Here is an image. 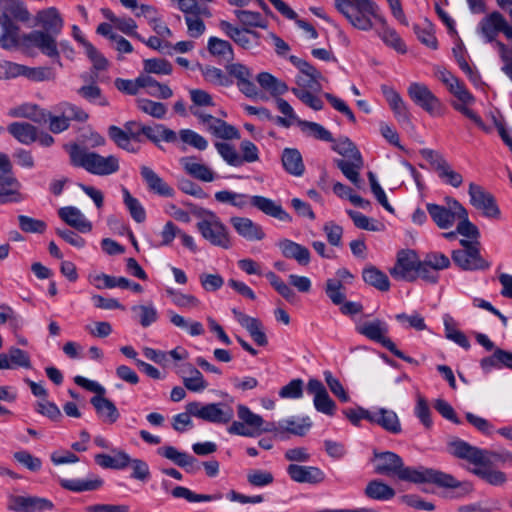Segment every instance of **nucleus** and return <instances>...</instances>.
Instances as JSON below:
<instances>
[{
  "label": "nucleus",
  "mask_w": 512,
  "mask_h": 512,
  "mask_svg": "<svg viewBox=\"0 0 512 512\" xmlns=\"http://www.w3.org/2000/svg\"><path fill=\"white\" fill-rule=\"evenodd\" d=\"M381 91L398 123L405 127L412 126L411 113L400 94L387 85H382Z\"/></svg>",
  "instance_id": "obj_19"
},
{
  "label": "nucleus",
  "mask_w": 512,
  "mask_h": 512,
  "mask_svg": "<svg viewBox=\"0 0 512 512\" xmlns=\"http://www.w3.org/2000/svg\"><path fill=\"white\" fill-rule=\"evenodd\" d=\"M277 246L285 258L294 259L302 266L309 264L311 254L307 247L289 239L280 240Z\"/></svg>",
  "instance_id": "obj_33"
},
{
  "label": "nucleus",
  "mask_w": 512,
  "mask_h": 512,
  "mask_svg": "<svg viewBox=\"0 0 512 512\" xmlns=\"http://www.w3.org/2000/svg\"><path fill=\"white\" fill-rule=\"evenodd\" d=\"M307 392L314 396L313 403L318 412L332 416L336 410L335 402L330 398L324 384L318 379H310Z\"/></svg>",
  "instance_id": "obj_20"
},
{
  "label": "nucleus",
  "mask_w": 512,
  "mask_h": 512,
  "mask_svg": "<svg viewBox=\"0 0 512 512\" xmlns=\"http://www.w3.org/2000/svg\"><path fill=\"white\" fill-rule=\"evenodd\" d=\"M250 486L262 488L271 485L274 482V476L270 471L262 469H251L246 475Z\"/></svg>",
  "instance_id": "obj_60"
},
{
  "label": "nucleus",
  "mask_w": 512,
  "mask_h": 512,
  "mask_svg": "<svg viewBox=\"0 0 512 512\" xmlns=\"http://www.w3.org/2000/svg\"><path fill=\"white\" fill-rule=\"evenodd\" d=\"M8 323L13 331L21 329L23 320L16 311L7 304L0 305V325Z\"/></svg>",
  "instance_id": "obj_64"
},
{
  "label": "nucleus",
  "mask_w": 512,
  "mask_h": 512,
  "mask_svg": "<svg viewBox=\"0 0 512 512\" xmlns=\"http://www.w3.org/2000/svg\"><path fill=\"white\" fill-rule=\"evenodd\" d=\"M407 93L415 105L422 108L431 116H440L442 114V102L424 83H410Z\"/></svg>",
  "instance_id": "obj_11"
},
{
  "label": "nucleus",
  "mask_w": 512,
  "mask_h": 512,
  "mask_svg": "<svg viewBox=\"0 0 512 512\" xmlns=\"http://www.w3.org/2000/svg\"><path fill=\"white\" fill-rule=\"evenodd\" d=\"M187 205L191 208L193 215L200 219L196 227L206 241L213 246L223 249L231 248L232 240L229 230L215 212L205 208H198L193 204Z\"/></svg>",
  "instance_id": "obj_5"
},
{
  "label": "nucleus",
  "mask_w": 512,
  "mask_h": 512,
  "mask_svg": "<svg viewBox=\"0 0 512 512\" xmlns=\"http://www.w3.org/2000/svg\"><path fill=\"white\" fill-rule=\"evenodd\" d=\"M502 17L503 15L498 11L488 14L479 22L478 31L485 42L493 43L503 63L501 71L512 82V46L509 47L503 42L496 40L498 33L501 32Z\"/></svg>",
  "instance_id": "obj_6"
},
{
  "label": "nucleus",
  "mask_w": 512,
  "mask_h": 512,
  "mask_svg": "<svg viewBox=\"0 0 512 512\" xmlns=\"http://www.w3.org/2000/svg\"><path fill=\"white\" fill-rule=\"evenodd\" d=\"M375 473L396 476L402 481L416 484L432 483L443 488H457L460 482L451 474L425 467H406L402 458L390 451L374 452Z\"/></svg>",
  "instance_id": "obj_1"
},
{
  "label": "nucleus",
  "mask_w": 512,
  "mask_h": 512,
  "mask_svg": "<svg viewBox=\"0 0 512 512\" xmlns=\"http://www.w3.org/2000/svg\"><path fill=\"white\" fill-rule=\"evenodd\" d=\"M468 193L471 204L476 209L481 210L485 216L495 218L500 215V210L494 197L480 185L470 183Z\"/></svg>",
  "instance_id": "obj_17"
},
{
  "label": "nucleus",
  "mask_w": 512,
  "mask_h": 512,
  "mask_svg": "<svg viewBox=\"0 0 512 512\" xmlns=\"http://www.w3.org/2000/svg\"><path fill=\"white\" fill-rule=\"evenodd\" d=\"M0 25H16L13 19L27 22L30 13L19 0H0Z\"/></svg>",
  "instance_id": "obj_23"
},
{
  "label": "nucleus",
  "mask_w": 512,
  "mask_h": 512,
  "mask_svg": "<svg viewBox=\"0 0 512 512\" xmlns=\"http://www.w3.org/2000/svg\"><path fill=\"white\" fill-rule=\"evenodd\" d=\"M351 161L338 159L336 160V166L341 170L343 175L351 181L354 185L359 186L360 174L359 171L363 167V158L361 153H357L355 158H351Z\"/></svg>",
  "instance_id": "obj_44"
},
{
  "label": "nucleus",
  "mask_w": 512,
  "mask_h": 512,
  "mask_svg": "<svg viewBox=\"0 0 512 512\" xmlns=\"http://www.w3.org/2000/svg\"><path fill=\"white\" fill-rule=\"evenodd\" d=\"M137 108L156 119H163L167 113V106L162 102H156L147 98H138L136 100Z\"/></svg>",
  "instance_id": "obj_55"
},
{
  "label": "nucleus",
  "mask_w": 512,
  "mask_h": 512,
  "mask_svg": "<svg viewBox=\"0 0 512 512\" xmlns=\"http://www.w3.org/2000/svg\"><path fill=\"white\" fill-rule=\"evenodd\" d=\"M140 174L150 192L162 197H173L174 189L169 186L152 168L141 166Z\"/></svg>",
  "instance_id": "obj_32"
},
{
  "label": "nucleus",
  "mask_w": 512,
  "mask_h": 512,
  "mask_svg": "<svg viewBox=\"0 0 512 512\" xmlns=\"http://www.w3.org/2000/svg\"><path fill=\"white\" fill-rule=\"evenodd\" d=\"M230 223L237 234L248 241H260L265 237L261 225L253 222L250 218L234 216L230 218Z\"/></svg>",
  "instance_id": "obj_26"
},
{
  "label": "nucleus",
  "mask_w": 512,
  "mask_h": 512,
  "mask_svg": "<svg viewBox=\"0 0 512 512\" xmlns=\"http://www.w3.org/2000/svg\"><path fill=\"white\" fill-rule=\"evenodd\" d=\"M207 50L212 56L227 63L232 62L235 58L231 43L215 36L208 39Z\"/></svg>",
  "instance_id": "obj_41"
},
{
  "label": "nucleus",
  "mask_w": 512,
  "mask_h": 512,
  "mask_svg": "<svg viewBox=\"0 0 512 512\" xmlns=\"http://www.w3.org/2000/svg\"><path fill=\"white\" fill-rule=\"evenodd\" d=\"M8 132L20 143L29 145L37 140V128L28 122H13L8 128Z\"/></svg>",
  "instance_id": "obj_43"
},
{
  "label": "nucleus",
  "mask_w": 512,
  "mask_h": 512,
  "mask_svg": "<svg viewBox=\"0 0 512 512\" xmlns=\"http://www.w3.org/2000/svg\"><path fill=\"white\" fill-rule=\"evenodd\" d=\"M232 313L238 323L247 330L253 341L258 346H266L268 344V339L265 332L263 331L262 323L260 320L246 315L235 308L232 309Z\"/></svg>",
  "instance_id": "obj_25"
},
{
  "label": "nucleus",
  "mask_w": 512,
  "mask_h": 512,
  "mask_svg": "<svg viewBox=\"0 0 512 512\" xmlns=\"http://www.w3.org/2000/svg\"><path fill=\"white\" fill-rule=\"evenodd\" d=\"M58 216L67 225L71 226L80 233H89L92 230V223L75 206H65L58 210Z\"/></svg>",
  "instance_id": "obj_30"
},
{
  "label": "nucleus",
  "mask_w": 512,
  "mask_h": 512,
  "mask_svg": "<svg viewBox=\"0 0 512 512\" xmlns=\"http://www.w3.org/2000/svg\"><path fill=\"white\" fill-rule=\"evenodd\" d=\"M354 275L347 268L336 271L335 278H329L325 283V293L334 305L342 304L346 300L345 284H351Z\"/></svg>",
  "instance_id": "obj_14"
},
{
  "label": "nucleus",
  "mask_w": 512,
  "mask_h": 512,
  "mask_svg": "<svg viewBox=\"0 0 512 512\" xmlns=\"http://www.w3.org/2000/svg\"><path fill=\"white\" fill-rule=\"evenodd\" d=\"M228 76L236 79L238 89L247 97H255L258 90L252 81V72L242 63H227L225 66Z\"/></svg>",
  "instance_id": "obj_18"
},
{
  "label": "nucleus",
  "mask_w": 512,
  "mask_h": 512,
  "mask_svg": "<svg viewBox=\"0 0 512 512\" xmlns=\"http://www.w3.org/2000/svg\"><path fill=\"white\" fill-rule=\"evenodd\" d=\"M380 26L377 28L376 33L380 37V39L389 47L394 49L400 54H405L407 52V47L397 33V31L390 27L387 24L386 19L384 18V23H379Z\"/></svg>",
  "instance_id": "obj_40"
},
{
  "label": "nucleus",
  "mask_w": 512,
  "mask_h": 512,
  "mask_svg": "<svg viewBox=\"0 0 512 512\" xmlns=\"http://www.w3.org/2000/svg\"><path fill=\"white\" fill-rule=\"evenodd\" d=\"M0 47L5 50H13L19 46V27L17 25H0Z\"/></svg>",
  "instance_id": "obj_57"
},
{
  "label": "nucleus",
  "mask_w": 512,
  "mask_h": 512,
  "mask_svg": "<svg viewBox=\"0 0 512 512\" xmlns=\"http://www.w3.org/2000/svg\"><path fill=\"white\" fill-rule=\"evenodd\" d=\"M298 126L302 132L306 133L317 140L325 142H333L334 138L330 131L319 123L311 122L307 120H298Z\"/></svg>",
  "instance_id": "obj_53"
},
{
  "label": "nucleus",
  "mask_w": 512,
  "mask_h": 512,
  "mask_svg": "<svg viewBox=\"0 0 512 512\" xmlns=\"http://www.w3.org/2000/svg\"><path fill=\"white\" fill-rule=\"evenodd\" d=\"M312 423L308 417L302 419L290 418L281 422V427L294 435L303 436L310 429Z\"/></svg>",
  "instance_id": "obj_63"
},
{
  "label": "nucleus",
  "mask_w": 512,
  "mask_h": 512,
  "mask_svg": "<svg viewBox=\"0 0 512 512\" xmlns=\"http://www.w3.org/2000/svg\"><path fill=\"white\" fill-rule=\"evenodd\" d=\"M123 202L128 209L131 217L137 223H143L146 220V211L139 200L131 195L129 190L122 187Z\"/></svg>",
  "instance_id": "obj_54"
},
{
  "label": "nucleus",
  "mask_w": 512,
  "mask_h": 512,
  "mask_svg": "<svg viewBox=\"0 0 512 512\" xmlns=\"http://www.w3.org/2000/svg\"><path fill=\"white\" fill-rule=\"evenodd\" d=\"M157 454L172 461L175 465L186 469L187 471H195L200 468L198 460L192 455L181 452L173 446H162L157 449Z\"/></svg>",
  "instance_id": "obj_31"
},
{
  "label": "nucleus",
  "mask_w": 512,
  "mask_h": 512,
  "mask_svg": "<svg viewBox=\"0 0 512 512\" xmlns=\"http://www.w3.org/2000/svg\"><path fill=\"white\" fill-rule=\"evenodd\" d=\"M215 148L228 165L233 167L241 166L240 154L232 144L227 142H216Z\"/></svg>",
  "instance_id": "obj_61"
},
{
  "label": "nucleus",
  "mask_w": 512,
  "mask_h": 512,
  "mask_svg": "<svg viewBox=\"0 0 512 512\" xmlns=\"http://www.w3.org/2000/svg\"><path fill=\"white\" fill-rule=\"evenodd\" d=\"M32 367L30 354L16 346L8 348L7 352L0 353V370H16Z\"/></svg>",
  "instance_id": "obj_22"
},
{
  "label": "nucleus",
  "mask_w": 512,
  "mask_h": 512,
  "mask_svg": "<svg viewBox=\"0 0 512 512\" xmlns=\"http://www.w3.org/2000/svg\"><path fill=\"white\" fill-rule=\"evenodd\" d=\"M419 257L414 250L403 249L397 253L396 263L389 270L390 275L398 281L414 282L417 280Z\"/></svg>",
  "instance_id": "obj_12"
},
{
  "label": "nucleus",
  "mask_w": 512,
  "mask_h": 512,
  "mask_svg": "<svg viewBox=\"0 0 512 512\" xmlns=\"http://www.w3.org/2000/svg\"><path fill=\"white\" fill-rule=\"evenodd\" d=\"M180 164L188 175L199 181L212 182L215 179V173L212 169L198 162L195 157H182Z\"/></svg>",
  "instance_id": "obj_36"
},
{
  "label": "nucleus",
  "mask_w": 512,
  "mask_h": 512,
  "mask_svg": "<svg viewBox=\"0 0 512 512\" xmlns=\"http://www.w3.org/2000/svg\"><path fill=\"white\" fill-rule=\"evenodd\" d=\"M87 119L88 114L79 106L60 102L54 106L53 112H50L47 123L52 133L59 134L70 127L71 121L85 122Z\"/></svg>",
  "instance_id": "obj_7"
},
{
  "label": "nucleus",
  "mask_w": 512,
  "mask_h": 512,
  "mask_svg": "<svg viewBox=\"0 0 512 512\" xmlns=\"http://www.w3.org/2000/svg\"><path fill=\"white\" fill-rule=\"evenodd\" d=\"M453 204L458 208L457 219L460 220L457 225L458 234L470 238L472 241H478L477 239L480 235L479 230L476 225L469 221L467 210L457 200L453 199Z\"/></svg>",
  "instance_id": "obj_45"
},
{
  "label": "nucleus",
  "mask_w": 512,
  "mask_h": 512,
  "mask_svg": "<svg viewBox=\"0 0 512 512\" xmlns=\"http://www.w3.org/2000/svg\"><path fill=\"white\" fill-rule=\"evenodd\" d=\"M284 170L295 177H301L305 172V164L300 151L296 148H284L281 155Z\"/></svg>",
  "instance_id": "obj_37"
},
{
  "label": "nucleus",
  "mask_w": 512,
  "mask_h": 512,
  "mask_svg": "<svg viewBox=\"0 0 512 512\" xmlns=\"http://www.w3.org/2000/svg\"><path fill=\"white\" fill-rule=\"evenodd\" d=\"M426 208L432 220L441 229L452 227L458 216V208L453 204V200H451L449 208L433 203H428Z\"/></svg>",
  "instance_id": "obj_29"
},
{
  "label": "nucleus",
  "mask_w": 512,
  "mask_h": 512,
  "mask_svg": "<svg viewBox=\"0 0 512 512\" xmlns=\"http://www.w3.org/2000/svg\"><path fill=\"white\" fill-rule=\"evenodd\" d=\"M470 472L485 483L495 487L504 486L508 480L505 472L494 469L489 464H478L476 467L470 469Z\"/></svg>",
  "instance_id": "obj_38"
},
{
  "label": "nucleus",
  "mask_w": 512,
  "mask_h": 512,
  "mask_svg": "<svg viewBox=\"0 0 512 512\" xmlns=\"http://www.w3.org/2000/svg\"><path fill=\"white\" fill-rule=\"evenodd\" d=\"M208 131L224 140L238 139L240 137L238 130L234 126L219 118L210 125Z\"/></svg>",
  "instance_id": "obj_59"
},
{
  "label": "nucleus",
  "mask_w": 512,
  "mask_h": 512,
  "mask_svg": "<svg viewBox=\"0 0 512 512\" xmlns=\"http://www.w3.org/2000/svg\"><path fill=\"white\" fill-rule=\"evenodd\" d=\"M204 80L212 85L229 87L233 80L222 69L206 65L200 68Z\"/></svg>",
  "instance_id": "obj_50"
},
{
  "label": "nucleus",
  "mask_w": 512,
  "mask_h": 512,
  "mask_svg": "<svg viewBox=\"0 0 512 512\" xmlns=\"http://www.w3.org/2000/svg\"><path fill=\"white\" fill-rule=\"evenodd\" d=\"M0 187L8 189H16L19 191L21 184L13 176L12 165L7 155L0 153Z\"/></svg>",
  "instance_id": "obj_51"
},
{
  "label": "nucleus",
  "mask_w": 512,
  "mask_h": 512,
  "mask_svg": "<svg viewBox=\"0 0 512 512\" xmlns=\"http://www.w3.org/2000/svg\"><path fill=\"white\" fill-rule=\"evenodd\" d=\"M449 452L456 458L463 459L475 467L482 462L485 452L481 448L472 446L468 442L456 439L448 444Z\"/></svg>",
  "instance_id": "obj_24"
},
{
  "label": "nucleus",
  "mask_w": 512,
  "mask_h": 512,
  "mask_svg": "<svg viewBox=\"0 0 512 512\" xmlns=\"http://www.w3.org/2000/svg\"><path fill=\"white\" fill-rule=\"evenodd\" d=\"M271 286L287 301L294 302L296 294L278 275L269 271L265 274Z\"/></svg>",
  "instance_id": "obj_62"
},
{
  "label": "nucleus",
  "mask_w": 512,
  "mask_h": 512,
  "mask_svg": "<svg viewBox=\"0 0 512 512\" xmlns=\"http://www.w3.org/2000/svg\"><path fill=\"white\" fill-rule=\"evenodd\" d=\"M108 135L110 139L121 149L135 153L138 149L132 143V140L129 138V134L124 131L122 128L112 125L108 128Z\"/></svg>",
  "instance_id": "obj_56"
},
{
  "label": "nucleus",
  "mask_w": 512,
  "mask_h": 512,
  "mask_svg": "<svg viewBox=\"0 0 512 512\" xmlns=\"http://www.w3.org/2000/svg\"><path fill=\"white\" fill-rule=\"evenodd\" d=\"M237 415L238 418L252 431L256 430L257 432H272L275 429V425L273 423H268L265 427H263V418L260 415L253 413L247 406L243 404H239L237 406Z\"/></svg>",
  "instance_id": "obj_39"
},
{
  "label": "nucleus",
  "mask_w": 512,
  "mask_h": 512,
  "mask_svg": "<svg viewBox=\"0 0 512 512\" xmlns=\"http://www.w3.org/2000/svg\"><path fill=\"white\" fill-rule=\"evenodd\" d=\"M142 83L143 88H147V93L153 97L169 99L173 96V91L168 85L159 83L147 74H142Z\"/></svg>",
  "instance_id": "obj_52"
},
{
  "label": "nucleus",
  "mask_w": 512,
  "mask_h": 512,
  "mask_svg": "<svg viewBox=\"0 0 512 512\" xmlns=\"http://www.w3.org/2000/svg\"><path fill=\"white\" fill-rule=\"evenodd\" d=\"M451 81L452 83H450L447 88L449 92L453 94L459 101L452 103L453 108L473 121L481 130L488 132L489 128L485 125L482 118L476 112L466 106L468 104L474 103L475 98L466 88L464 82H462L457 77L455 80Z\"/></svg>",
  "instance_id": "obj_10"
},
{
  "label": "nucleus",
  "mask_w": 512,
  "mask_h": 512,
  "mask_svg": "<svg viewBox=\"0 0 512 512\" xmlns=\"http://www.w3.org/2000/svg\"><path fill=\"white\" fill-rule=\"evenodd\" d=\"M362 279L366 284L381 292H386L390 289L388 276L373 265H368L363 268Z\"/></svg>",
  "instance_id": "obj_42"
},
{
  "label": "nucleus",
  "mask_w": 512,
  "mask_h": 512,
  "mask_svg": "<svg viewBox=\"0 0 512 512\" xmlns=\"http://www.w3.org/2000/svg\"><path fill=\"white\" fill-rule=\"evenodd\" d=\"M356 331L369 340L380 343L387 350L393 347L394 342L387 336L388 324L381 319H374L357 325Z\"/></svg>",
  "instance_id": "obj_16"
},
{
  "label": "nucleus",
  "mask_w": 512,
  "mask_h": 512,
  "mask_svg": "<svg viewBox=\"0 0 512 512\" xmlns=\"http://www.w3.org/2000/svg\"><path fill=\"white\" fill-rule=\"evenodd\" d=\"M56 37L57 35L51 33L34 30L25 34L22 40L26 46L35 47L52 59H59Z\"/></svg>",
  "instance_id": "obj_13"
},
{
  "label": "nucleus",
  "mask_w": 512,
  "mask_h": 512,
  "mask_svg": "<svg viewBox=\"0 0 512 512\" xmlns=\"http://www.w3.org/2000/svg\"><path fill=\"white\" fill-rule=\"evenodd\" d=\"M364 493L368 498L378 501L390 500L395 496L394 489L380 480L370 481Z\"/></svg>",
  "instance_id": "obj_47"
},
{
  "label": "nucleus",
  "mask_w": 512,
  "mask_h": 512,
  "mask_svg": "<svg viewBox=\"0 0 512 512\" xmlns=\"http://www.w3.org/2000/svg\"><path fill=\"white\" fill-rule=\"evenodd\" d=\"M185 409L203 421L217 424H226L230 422L234 416L233 409L224 403H208L202 404L198 401L189 402Z\"/></svg>",
  "instance_id": "obj_9"
},
{
  "label": "nucleus",
  "mask_w": 512,
  "mask_h": 512,
  "mask_svg": "<svg viewBox=\"0 0 512 512\" xmlns=\"http://www.w3.org/2000/svg\"><path fill=\"white\" fill-rule=\"evenodd\" d=\"M334 7L356 29L370 31L374 22L384 23L380 7L372 0H334Z\"/></svg>",
  "instance_id": "obj_2"
},
{
  "label": "nucleus",
  "mask_w": 512,
  "mask_h": 512,
  "mask_svg": "<svg viewBox=\"0 0 512 512\" xmlns=\"http://www.w3.org/2000/svg\"><path fill=\"white\" fill-rule=\"evenodd\" d=\"M286 471L289 477L297 483L317 485L324 482L326 478L324 471L316 466L290 464Z\"/></svg>",
  "instance_id": "obj_21"
},
{
  "label": "nucleus",
  "mask_w": 512,
  "mask_h": 512,
  "mask_svg": "<svg viewBox=\"0 0 512 512\" xmlns=\"http://www.w3.org/2000/svg\"><path fill=\"white\" fill-rule=\"evenodd\" d=\"M131 310L142 327H148L158 319V312L152 304L134 305Z\"/></svg>",
  "instance_id": "obj_58"
},
{
  "label": "nucleus",
  "mask_w": 512,
  "mask_h": 512,
  "mask_svg": "<svg viewBox=\"0 0 512 512\" xmlns=\"http://www.w3.org/2000/svg\"><path fill=\"white\" fill-rule=\"evenodd\" d=\"M370 423L380 426L391 434H399L402 431L399 417L391 409L376 408L372 410Z\"/></svg>",
  "instance_id": "obj_28"
},
{
  "label": "nucleus",
  "mask_w": 512,
  "mask_h": 512,
  "mask_svg": "<svg viewBox=\"0 0 512 512\" xmlns=\"http://www.w3.org/2000/svg\"><path fill=\"white\" fill-rule=\"evenodd\" d=\"M90 403L93 405L97 416L102 422L107 424H113L120 418V412L116 405L105 398L104 395H95L90 399Z\"/></svg>",
  "instance_id": "obj_34"
},
{
  "label": "nucleus",
  "mask_w": 512,
  "mask_h": 512,
  "mask_svg": "<svg viewBox=\"0 0 512 512\" xmlns=\"http://www.w3.org/2000/svg\"><path fill=\"white\" fill-rule=\"evenodd\" d=\"M64 148L69 154L72 166L83 168L90 174L108 176L120 169L119 158L115 155L102 156L76 143L66 144Z\"/></svg>",
  "instance_id": "obj_3"
},
{
  "label": "nucleus",
  "mask_w": 512,
  "mask_h": 512,
  "mask_svg": "<svg viewBox=\"0 0 512 512\" xmlns=\"http://www.w3.org/2000/svg\"><path fill=\"white\" fill-rule=\"evenodd\" d=\"M59 484L62 488L80 493L84 491H94L100 488L103 484V481L100 478L95 479H60Z\"/></svg>",
  "instance_id": "obj_46"
},
{
  "label": "nucleus",
  "mask_w": 512,
  "mask_h": 512,
  "mask_svg": "<svg viewBox=\"0 0 512 512\" xmlns=\"http://www.w3.org/2000/svg\"><path fill=\"white\" fill-rule=\"evenodd\" d=\"M171 495L174 498H183L187 500L190 503L195 502H209V501H216L222 499L223 495L222 493H216V494H197L190 490L187 487L184 486H177L171 491Z\"/></svg>",
  "instance_id": "obj_49"
},
{
  "label": "nucleus",
  "mask_w": 512,
  "mask_h": 512,
  "mask_svg": "<svg viewBox=\"0 0 512 512\" xmlns=\"http://www.w3.org/2000/svg\"><path fill=\"white\" fill-rule=\"evenodd\" d=\"M219 27L227 37L243 49L249 50L260 45V34L254 30L234 27L225 20L220 21Z\"/></svg>",
  "instance_id": "obj_15"
},
{
  "label": "nucleus",
  "mask_w": 512,
  "mask_h": 512,
  "mask_svg": "<svg viewBox=\"0 0 512 512\" xmlns=\"http://www.w3.org/2000/svg\"><path fill=\"white\" fill-rule=\"evenodd\" d=\"M141 137L144 136L155 145L159 146L160 141L174 143L177 140V134L172 129L163 124L144 125L140 127Z\"/></svg>",
  "instance_id": "obj_35"
},
{
  "label": "nucleus",
  "mask_w": 512,
  "mask_h": 512,
  "mask_svg": "<svg viewBox=\"0 0 512 512\" xmlns=\"http://www.w3.org/2000/svg\"><path fill=\"white\" fill-rule=\"evenodd\" d=\"M215 200L219 203L230 204L238 209H244L249 204L264 214L276 218L279 221L290 223L292 217L283 207L270 198L254 195L249 196L243 193H237L230 190L218 191L214 195Z\"/></svg>",
  "instance_id": "obj_4"
},
{
  "label": "nucleus",
  "mask_w": 512,
  "mask_h": 512,
  "mask_svg": "<svg viewBox=\"0 0 512 512\" xmlns=\"http://www.w3.org/2000/svg\"><path fill=\"white\" fill-rule=\"evenodd\" d=\"M460 244L463 249L452 252V260L460 269L465 271L487 270L491 264L481 254L478 241L462 239Z\"/></svg>",
  "instance_id": "obj_8"
},
{
  "label": "nucleus",
  "mask_w": 512,
  "mask_h": 512,
  "mask_svg": "<svg viewBox=\"0 0 512 512\" xmlns=\"http://www.w3.org/2000/svg\"><path fill=\"white\" fill-rule=\"evenodd\" d=\"M177 4V8L185 14V16H204L210 17L211 12L207 3L200 0H171Z\"/></svg>",
  "instance_id": "obj_48"
},
{
  "label": "nucleus",
  "mask_w": 512,
  "mask_h": 512,
  "mask_svg": "<svg viewBox=\"0 0 512 512\" xmlns=\"http://www.w3.org/2000/svg\"><path fill=\"white\" fill-rule=\"evenodd\" d=\"M35 24L41 26L43 32L58 36L62 31L64 21L57 8L49 7L38 11Z\"/></svg>",
  "instance_id": "obj_27"
}]
</instances>
